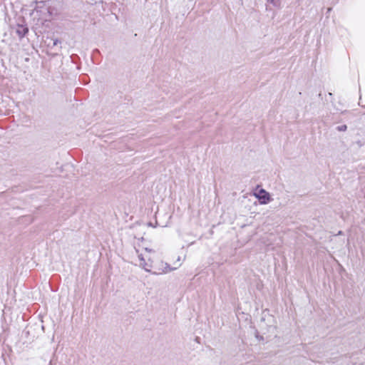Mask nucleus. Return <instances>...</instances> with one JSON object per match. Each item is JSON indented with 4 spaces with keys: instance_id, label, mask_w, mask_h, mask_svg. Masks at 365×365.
I'll return each mask as SVG.
<instances>
[{
    "instance_id": "f257e3e1",
    "label": "nucleus",
    "mask_w": 365,
    "mask_h": 365,
    "mask_svg": "<svg viewBox=\"0 0 365 365\" xmlns=\"http://www.w3.org/2000/svg\"><path fill=\"white\" fill-rule=\"evenodd\" d=\"M257 197L259 200L262 204H267L271 200L270 195L264 189H261Z\"/></svg>"
},
{
    "instance_id": "f03ea898",
    "label": "nucleus",
    "mask_w": 365,
    "mask_h": 365,
    "mask_svg": "<svg viewBox=\"0 0 365 365\" xmlns=\"http://www.w3.org/2000/svg\"><path fill=\"white\" fill-rule=\"evenodd\" d=\"M29 32V28L26 24H18L16 33L20 39L23 38Z\"/></svg>"
},
{
    "instance_id": "7ed1b4c3",
    "label": "nucleus",
    "mask_w": 365,
    "mask_h": 365,
    "mask_svg": "<svg viewBox=\"0 0 365 365\" xmlns=\"http://www.w3.org/2000/svg\"><path fill=\"white\" fill-rule=\"evenodd\" d=\"M36 6L34 10L37 13L39 12L42 14H44L46 12H48V13L49 12V11H48L49 8L46 6V1H36Z\"/></svg>"
},
{
    "instance_id": "20e7f679",
    "label": "nucleus",
    "mask_w": 365,
    "mask_h": 365,
    "mask_svg": "<svg viewBox=\"0 0 365 365\" xmlns=\"http://www.w3.org/2000/svg\"><path fill=\"white\" fill-rule=\"evenodd\" d=\"M269 4H272L273 7L277 9L282 8V1L280 0H267L266 4V9L272 10V8L269 6Z\"/></svg>"
},
{
    "instance_id": "39448f33",
    "label": "nucleus",
    "mask_w": 365,
    "mask_h": 365,
    "mask_svg": "<svg viewBox=\"0 0 365 365\" xmlns=\"http://www.w3.org/2000/svg\"><path fill=\"white\" fill-rule=\"evenodd\" d=\"M139 259L140 260V266L146 271L151 272L150 267L151 266L149 265L145 260V259L143 257L142 255H139Z\"/></svg>"
},
{
    "instance_id": "423d86ee",
    "label": "nucleus",
    "mask_w": 365,
    "mask_h": 365,
    "mask_svg": "<svg viewBox=\"0 0 365 365\" xmlns=\"http://www.w3.org/2000/svg\"><path fill=\"white\" fill-rule=\"evenodd\" d=\"M164 269H163L162 272L166 273L169 271L174 270L175 268L170 267V264L168 263H165L164 264Z\"/></svg>"
},
{
    "instance_id": "0eeeda50",
    "label": "nucleus",
    "mask_w": 365,
    "mask_h": 365,
    "mask_svg": "<svg viewBox=\"0 0 365 365\" xmlns=\"http://www.w3.org/2000/svg\"><path fill=\"white\" fill-rule=\"evenodd\" d=\"M338 131H346L347 129L346 125H339L336 128Z\"/></svg>"
},
{
    "instance_id": "6e6552de",
    "label": "nucleus",
    "mask_w": 365,
    "mask_h": 365,
    "mask_svg": "<svg viewBox=\"0 0 365 365\" xmlns=\"http://www.w3.org/2000/svg\"><path fill=\"white\" fill-rule=\"evenodd\" d=\"M58 43H61V41L58 39H54L53 40V46H57Z\"/></svg>"
},
{
    "instance_id": "1a4fd4ad",
    "label": "nucleus",
    "mask_w": 365,
    "mask_h": 365,
    "mask_svg": "<svg viewBox=\"0 0 365 365\" xmlns=\"http://www.w3.org/2000/svg\"><path fill=\"white\" fill-rule=\"evenodd\" d=\"M152 273H153V274H160L161 272H153Z\"/></svg>"
},
{
    "instance_id": "9d476101",
    "label": "nucleus",
    "mask_w": 365,
    "mask_h": 365,
    "mask_svg": "<svg viewBox=\"0 0 365 365\" xmlns=\"http://www.w3.org/2000/svg\"><path fill=\"white\" fill-rule=\"evenodd\" d=\"M52 362H53V361L51 359V360L49 361V365H52Z\"/></svg>"
}]
</instances>
